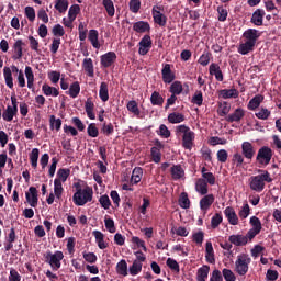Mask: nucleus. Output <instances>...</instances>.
Segmentation results:
<instances>
[{
	"mask_svg": "<svg viewBox=\"0 0 281 281\" xmlns=\"http://www.w3.org/2000/svg\"><path fill=\"white\" fill-rule=\"evenodd\" d=\"M74 188L76 189V192L72 195L75 205L82 207V205H87V203H91V201H93V189L91 187L82 189V184H80V182H75Z\"/></svg>",
	"mask_w": 281,
	"mask_h": 281,
	"instance_id": "nucleus-1",
	"label": "nucleus"
},
{
	"mask_svg": "<svg viewBox=\"0 0 281 281\" xmlns=\"http://www.w3.org/2000/svg\"><path fill=\"white\" fill-rule=\"evenodd\" d=\"M176 135L180 137L182 136V147L186 150H191V148L194 146V139L196 137V134L190 127L186 124L176 126Z\"/></svg>",
	"mask_w": 281,
	"mask_h": 281,
	"instance_id": "nucleus-2",
	"label": "nucleus"
},
{
	"mask_svg": "<svg viewBox=\"0 0 281 281\" xmlns=\"http://www.w3.org/2000/svg\"><path fill=\"white\" fill-rule=\"evenodd\" d=\"M249 181L250 190H254L255 192H262V190H265V182L271 183L273 179L269 171H266L265 173L250 177Z\"/></svg>",
	"mask_w": 281,
	"mask_h": 281,
	"instance_id": "nucleus-3",
	"label": "nucleus"
},
{
	"mask_svg": "<svg viewBox=\"0 0 281 281\" xmlns=\"http://www.w3.org/2000/svg\"><path fill=\"white\" fill-rule=\"evenodd\" d=\"M63 258H65V255L60 250H56L54 254L52 250H48L44 254V260L50 266L53 271H58V269H60Z\"/></svg>",
	"mask_w": 281,
	"mask_h": 281,
	"instance_id": "nucleus-4",
	"label": "nucleus"
},
{
	"mask_svg": "<svg viewBox=\"0 0 281 281\" xmlns=\"http://www.w3.org/2000/svg\"><path fill=\"white\" fill-rule=\"evenodd\" d=\"M249 265H251V257L247 254H240L235 261V271L238 276H247L249 271Z\"/></svg>",
	"mask_w": 281,
	"mask_h": 281,
	"instance_id": "nucleus-5",
	"label": "nucleus"
},
{
	"mask_svg": "<svg viewBox=\"0 0 281 281\" xmlns=\"http://www.w3.org/2000/svg\"><path fill=\"white\" fill-rule=\"evenodd\" d=\"M273 158V150L269 146H262L259 148L256 157V161L260 166H269L271 164V159Z\"/></svg>",
	"mask_w": 281,
	"mask_h": 281,
	"instance_id": "nucleus-6",
	"label": "nucleus"
},
{
	"mask_svg": "<svg viewBox=\"0 0 281 281\" xmlns=\"http://www.w3.org/2000/svg\"><path fill=\"white\" fill-rule=\"evenodd\" d=\"M11 104L12 105H8L4 112L2 113L4 122H12V120H14V115L19 113V102L16 101L15 95L11 97Z\"/></svg>",
	"mask_w": 281,
	"mask_h": 281,
	"instance_id": "nucleus-7",
	"label": "nucleus"
},
{
	"mask_svg": "<svg viewBox=\"0 0 281 281\" xmlns=\"http://www.w3.org/2000/svg\"><path fill=\"white\" fill-rule=\"evenodd\" d=\"M250 225L252 228L247 232V237L249 238V240H254V237L258 236V234L262 232V222H260V218H258L257 216H251Z\"/></svg>",
	"mask_w": 281,
	"mask_h": 281,
	"instance_id": "nucleus-8",
	"label": "nucleus"
},
{
	"mask_svg": "<svg viewBox=\"0 0 281 281\" xmlns=\"http://www.w3.org/2000/svg\"><path fill=\"white\" fill-rule=\"evenodd\" d=\"M153 143L154 147L150 148L151 160L154 164H159L161 161V149L164 145L159 138L154 139Z\"/></svg>",
	"mask_w": 281,
	"mask_h": 281,
	"instance_id": "nucleus-9",
	"label": "nucleus"
},
{
	"mask_svg": "<svg viewBox=\"0 0 281 281\" xmlns=\"http://www.w3.org/2000/svg\"><path fill=\"white\" fill-rule=\"evenodd\" d=\"M138 54L139 56H146L148 52H150L153 47V38H150V35H144L143 38L138 43Z\"/></svg>",
	"mask_w": 281,
	"mask_h": 281,
	"instance_id": "nucleus-10",
	"label": "nucleus"
},
{
	"mask_svg": "<svg viewBox=\"0 0 281 281\" xmlns=\"http://www.w3.org/2000/svg\"><path fill=\"white\" fill-rule=\"evenodd\" d=\"M161 76L162 82H165V85H171V82H175V79L177 78L175 72H172L170 64L162 65Z\"/></svg>",
	"mask_w": 281,
	"mask_h": 281,
	"instance_id": "nucleus-11",
	"label": "nucleus"
},
{
	"mask_svg": "<svg viewBox=\"0 0 281 281\" xmlns=\"http://www.w3.org/2000/svg\"><path fill=\"white\" fill-rule=\"evenodd\" d=\"M243 36L248 43L256 45V43H258V38H260V36H262V33L256 29H247L243 33Z\"/></svg>",
	"mask_w": 281,
	"mask_h": 281,
	"instance_id": "nucleus-12",
	"label": "nucleus"
},
{
	"mask_svg": "<svg viewBox=\"0 0 281 281\" xmlns=\"http://www.w3.org/2000/svg\"><path fill=\"white\" fill-rule=\"evenodd\" d=\"M228 241L232 245H235V247H245V245H247V243H249V237L246 235H231L228 237Z\"/></svg>",
	"mask_w": 281,
	"mask_h": 281,
	"instance_id": "nucleus-13",
	"label": "nucleus"
},
{
	"mask_svg": "<svg viewBox=\"0 0 281 281\" xmlns=\"http://www.w3.org/2000/svg\"><path fill=\"white\" fill-rule=\"evenodd\" d=\"M26 201L31 207L38 205V190L35 187H30L29 192L25 193Z\"/></svg>",
	"mask_w": 281,
	"mask_h": 281,
	"instance_id": "nucleus-14",
	"label": "nucleus"
},
{
	"mask_svg": "<svg viewBox=\"0 0 281 281\" xmlns=\"http://www.w3.org/2000/svg\"><path fill=\"white\" fill-rule=\"evenodd\" d=\"M117 60V55L115 52H108L101 56V66L109 69Z\"/></svg>",
	"mask_w": 281,
	"mask_h": 281,
	"instance_id": "nucleus-15",
	"label": "nucleus"
},
{
	"mask_svg": "<svg viewBox=\"0 0 281 281\" xmlns=\"http://www.w3.org/2000/svg\"><path fill=\"white\" fill-rule=\"evenodd\" d=\"M215 201L214 194H205L201 200H200V210L202 212H207L210 207H212L213 203Z\"/></svg>",
	"mask_w": 281,
	"mask_h": 281,
	"instance_id": "nucleus-16",
	"label": "nucleus"
},
{
	"mask_svg": "<svg viewBox=\"0 0 281 281\" xmlns=\"http://www.w3.org/2000/svg\"><path fill=\"white\" fill-rule=\"evenodd\" d=\"M243 117H245V110H243L241 108H237L233 113L226 115L225 120L226 122L232 124L234 122H240Z\"/></svg>",
	"mask_w": 281,
	"mask_h": 281,
	"instance_id": "nucleus-17",
	"label": "nucleus"
},
{
	"mask_svg": "<svg viewBox=\"0 0 281 281\" xmlns=\"http://www.w3.org/2000/svg\"><path fill=\"white\" fill-rule=\"evenodd\" d=\"M265 10L262 9H257L254 13L250 19V23H252L254 25H257V27H260V25L263 24L265 21Z\"/></svg>",
	"mask_w": 281,
	"mask_h": 281,
	"instance_id": "nucleus-18",
	"label": "nucleus"
},
{
	"mask_svg": "<svg viewBox=\"0 0 281 281\" xmlns=\"http://www.w3.org/2000/svg\"><path fill=\"white\" fill-rule=\"evenodd\" d=\"M241 153L246 159H254V155H256V149L254 145L249 142H244L241 144Z\"/></svg>",
	"mask_w": 281,
	"mask_h": 281,
	"instance_id": "nucleus-19",
	"label": "nucleus"
},
{
	"mask_svg": "<svg viewBox=\"0 0 281 281\" xmlns=\"http://www.w3.org/2000/svg\"><path fill=\"white\" fill-rule=\"evenodd\" d=\"M224 215L227 218L229 225H237L238 224V215H236V211L232 206H227L224 210Z\"/></svg>",
	"mask_w": 281,
	"mask_h": 281,
	"instance_id": "nucleus-20",
	"label": "nucleus"
},
{
	"mask_svg": "<svg viewBox=\"0 0 281 281\" xmlns=\"http://www.w3.org/2000/svg\"><path fill=\"white\" fill-rule=\"evenodd\" d=\"M209 74L211 76H215V80L217 82H223V71L221 70V66L216 63H212L209 67Z\"/></svg>",
	"mask_w": 281,
	"mask_h": 281,
	"instance_id": "nucleus-21",
	"label": "nucleus"
},
{
	"mask_svg": "<svg viewBox=\"0 0 281 281\" xmlns=\"http://www.w3.org/2000/svg\"><path fill=\"white\" fill-rule=\"evenodd\" d=\"M82 69L86 71L89 78H93V76H95V70L93 69V59L85 58L82 61Z\"/></svg>",
	"mask_w": 281,
	"mask_h": 281,
	"instance_id": "nucleus-22",
	"label": "nucleus"
},
{
	"mask_svg": "<svg viewBox=\"0 0 281 281\" xmlns=\"http://www.w3.org/2000/svg\"><path fill=\"white\" fill-rule=\"evenodd\" d=\"M133 30L137 32V34H144L150 32V24L145 21H138L133 24Z\"/></svg>",
	"mask_w": 281,
	"mask_h": 281,
	"instance_id": "nucleus-23",
	"label": "nucleus"
},
{
	"mask_svg": "<svg viewBox=\"0 0 281 281\" xmlns=\"http://www.w3.org/2000/svg\"><path fill=\"white\" fill-rule=\"evenodd\" d=\"M142 177H144V169L142 167H135L132 171L131 184L137 186L142 181Z\"/></svg>",
	"mask_w": 281,
	"mask_h": 281,
	"instance_id": "nucleus-24",
	"label": "nucleus"
},
{
	"mask_svg": "<svg viewBox=\"0 0 281 281\" xmlns=\"http://www.w3.org/2000/svg\"><path fill=\"white\" fill-rule=\"evenodd\" d=\"M151 13H153L155 23H157V25H159L160 27H166L168 18H166V15L161 13V11L155 10V8L153 9Z\"/></svg>",
	"mask_w": 281,
	"mask_h": 281,
	"instance_id": "nucleus-25",
	"label": "nucleus"
},
{
	"mask_svg": "<svg viewBox=\"0 0 281 281\" xmlns=\"http://www.w3.org/2000/svg\"><path fill=\"white\" fill-rule=\"evenodd\" d=\"M171 177L173 181H179L186 175L183 167L181 165H173L170 169Z\"/></svg>",
	"mask_w": 281,
	"mask_h": 281,
	"instance_id": "nucleus-26",
	"label": "nucleus"
},
{
	"mask_svg": "<svg viewBox=\"0 0 281 281\" xmlns=\"http://www.w3.org/2000/svg\"><path fill=\"white\" fill-rule=\"evenodd\" d=\"M23 40H16L15 43L13 44V52H14V60H20V58H23Z\"/></svg>",
	"mask_w": 281,
	"mask_h": 281,
	"instance_id": "nucleus-27",
	"label": "nucleus"
},
{
	"mask_svg": "<svg viewBox=\"0 0 281 281\" xmlns=\"http://www.w3.org/2000/svg\"><path fill=\"white\" fill-rule=\"evenodd\" d=\"M195 191L201 194L202 196H205L207 194V182L203 178H199L195 182Z\"/></svg>",
	"mask_w": 281,
	"mask_h": 281,
	"instance_id": "nucleus-28",
	"label": "nucleus"
},
{
	"mask_svg": "<svg viewBox=\"0 0 281 281\" xmlns=\"http://www.w3.org/2000/svg\"><path fill=\"white\" fill-rule=\"evenodd\" d=\"M205 260L209 265H214L216 262V258H214V247L211 241H207L205 246Z\"/></svg>",
	"mask_w": 281,
	"mask_h": 281,
	"instance_id": "nucleus-29",
	"label": "nucleus"
},
{
	"mask_svg": "<svg viewBox=\"0 0 281 281\" xmlns=\"http://www.w3.org/2000/svg\"><path fill=\"white\" fill-rule=\"evenodd\" d=\"M256 47V44H251V42H245L239 44L237 52L238 54H241V56H247L249 52H254V48Z\"/></svg>",
	"mask_w": 281,
	"mask_h": 281,
	"instance_id": "nucleus-30",
	"label": "nucleus"
},
{
	"mask_svg": "<svg viewBox=\"0 0 281 281\" xmlns=\"http://www.w3.org/2000/svg\"><path fill=\"white\" fill-rule=\"evenodd\" d=\"M100 34L98 33V30L92 29L89 31L88 34V41H90L92 47H94V49H100V42L98 41Z\"/></svg>",
	"mask_w": 281,
	"mask_h": 281,
	"instance_id": "nucleus-31",
	"label": "nucleus"
},
{
	"mask_svg": "<svg viewBox=\"0 0 281 281\" xmlns=\"http://www.w3.org/2000/svg\"><path fill=\"white\" fill-rule=\"evenodd\" d=\"M169 124H181V122H186V115L179 112H172L167 117Z\"/></svg>",
	"mask_w": 281,
	"mask_h": 281,
	"instance_id": "nucleus-32",
	"label": "nucleus"
},
{
	"mask_svg": "<svg viewBox=\"0 0 281 281\" xmlns=\"http://www.w3.org/2000/svg\"><path fill=\"white\" fill-rule=\"evenodd\" d=\"M92 235L95 238V243L99 247V249H106V247H109V244L104 243V234L100 231H93Z\"/></svg>",
	"mask_w": 281,
	"mask_h": 281,
	"instance_id": "nucleus-33",
	"label": "nucleus"
},
{
	"mask_svg": "<svg viewBox=\"0 0 281 281\" xmlns=\"http://www.w3.org/2000/svg\"><path fill=\"white\" fill-rule=\"evenodd\" d=\"M265 100V97L262 94L255 95L248 103V110L249 111H256L262 104V101Z\"/></svg>",
	"mask_w": 281,
	"mask_h": 281,
	"instance_id": "nucleus-34",
	"label": "nucleus"
},
{
	"mask_svg": "<svg viewBox=\"0 0 281 281\" xmlns=\"http://www.w3.org/2000/svg\"><path fill=\"white\" fill-rule=\"evenodd\" d=\"M207 276H210V266L203 265L196 271V281H205Z\"/></svg>",
	"mask_w": 281,
	"mask_h": 281,
	"instance_id": "nucleus-35",
	"label": "nucleus"
},
{
	"mask_svg": "<svg viewBox=\"0 0 281 281\" xmlns=\"http://www.w3.org/2000/svg\"><path fill=\"white\" fill-rule=\"evenodd\" d=\"M3 76L7 87L14 89V79L12 78V69H10V67L3 68Z\"/></svg>",
	"mask_w": 281,
	"mask_h": 281,
	"instance_id": "nucleus-36",
	"label": "nucleus"
},
{
	"mask_svg": "<svg viewBox=\"0 0 281 281\" xmlns=\"http://www.w3.org/2000/svg\"><path fill=\"white\" fill-rule=\"evenodd\" d=\"M220 98H223V100H229V98H238V90H236V88L220 90Z\"/></svg>",
	"mask_w": 281,
	"mask_h": 281,
	"instance_id": "nucleus-37",
	"label": "nucleus"
},
{
	"mask_svg": "<svg viewBox=\"0 0 281 281\" xmlns=\"http://www.w3.org/2000/svg\"><path fill=\"white\" fill-rule=\"evenodd\" d=\"M99 98L102 102H109V85L106 82H101Z\"/></svg>",
	"mask_w": 281,
	"mask_h": 281,
	"instance_id": "nucleus-38",
	"label": "nucleus"
},
{
	"mask_svg": "<svg viewBox=\"0 0 281 281\" xmlns=\"http://www.w3.org/2000/svg\"><path fill=\"white\" fill-rule=\"evenodd\" d=\"M169 93L173 95H181L183 93V85L181 81H173L169 88Z\"/></svg>",
	"mask_w": 281,
	"mask_h": 281,
	"instance_id": "nucleus-39",
	"label": "nucleus"
},
{
	"mask_svg": "<svg viewBox=\"0 0 281 281\" xmlns=\"http://www.w3.org/2000/svg\"><path fill=\"white\" fill-rule=\"evenodd\" d=\"M49 126H50V131H56L58 133V131H60L63 126V120L56 119V115H50Z\"/></svg>",
	"mask_w": 281,
	"mask_h": 281,
	"instance_id": "nucleus-40",
	"label": "nucleus"
},
{
	"mask_svg": "<svg viewBox=\"0 0 281 281\" xmlns=\"http://www.w3.org/2000/svg\"><path fill=\"white\" fill-rule=\"evenodd\" d=\"M116 273L124 277L128 276V263H126V260L122 259L120 262H117Z\"/></svg>",
	"mask_w": 281,
	"mask_h": 281,
	"instance_id": "nucleus-41",
	"label": "nucleus"
},
{
	"mask_svg": "<svg viewBox=\"0 0 281 281\" xmlns=\"http://www.w3.org/2000/svg\"><path fill=\"white\" fill-rule=\"evenodd\" d=\"M67 95H70V98H76L77 95H80V82L75 81L70 85V88L68 91H66Z\"/></svg>",
	"mask_w": 281,
	"mask_h": 281,
	"instance_id": "nucleus-42",
	"label": "nucleus"
},
{
	"mask_svg": "<svg viewBox=\"0 0 281 281\" xmlns=\"http://www.w3.org/2000/svg\"><path fill=\"white\" fill-rule=\"evenodd\" d=\"M150 103L153 106L164 105V97L158 91H154L150 97Z\"/></svg>",
	"mask_w": 281,
	"mask_h": 281,
	"instance_id": "nucleus-43",
	"label": "nucleus"
},
{
	"mask_svg": "<svg viewBox=\"0 0 281 281\" xmlns=\"http://www.w3.org/2000/svg\"><path fill=\"white\" fill-rule=\"evenodd\" d=\"M69 8V1L67 0H56L55 10L59 12V14H65Z\"/></svg>",
	"mask_w": 281,
	"mask_h": 281,
	"instance_id": "nucleus-44",
	"label": "nucleus"
},
{
	"mask_svg": "<svg viewBox=\"0 0 281 281\" xmlns=\"http://www.w3.org/2000/svg\"><path fill=\"white\" fill-rule=\"evenodd\" d=\"M178 203L182 210H190V198L186 192H182L179 196Z\"/></svg>",
	"mask_w": 281,
	"mask_h": 281,
	"instance_id": "nucleus-45",
	"label": "nucleus"
},
{
	"mask_svg": "<svg viewBox=\"0 0 281 281\" xmlns=\"http://www.w3.org/2000/svg\"><path fill=\"white\" fill-rule=\"evenodd\" d=\"M102 5L109 16H115V4H113V0H103Z\"/></svg>",
	"mask_w": 281,
	"mask_h": 281,
	"instance_id": "nucleus-46",
	"label": "nucleus"
},
{
	"mask_svg": "<svg viewBox=\"0 0 281 281\" xmlns=\"http://www.w3.org/2000/svg\"><path fill=\"white\" fill-rule=\"evenodd\" d=\"M69 175H71V169L60 168L57 171L56 179H59L60 183H65V181H67V179H69Z\"/></svg>",
	"mask_w": 281,
	"mask_h": 281,
	"instance_id": "nucleus-47",
	"label": "nucleus"
},
{
	"mask_svg": "<svg viewBox=\"0 0 281 281\" xmlns=\"http://www.w3.org/2000/svg\"><path fill=\"white\" fill-rule=\"evenodd\" d=\"M38 155H40L38 148H33L30 154L31 166L34 169L38 167Z\"/></svg>",
	"mask_w": 281,
	"mask_h": 281,
	"instance_id": "nucleus-48",
	"label": "nucleus"
},
{
	"mask_svg": "<svg viewBox=\"0 0 281 281\" xmlns=\"http://www.w3.org/2000/svg\"><path fill=\"white\" fill-rule=\"evenodd\" d=\"M63 182H60V179H55L54 180V193L56 199H60L63 196Z\"/></svg>",
	"mask_w": 281,
	"mask_h": 281,
	"instance_id": "nucleus-49",
	"label": "nucleus"
},
{
	"mask_svg": "<svg viewBox=\"0 0 281 281\" xmlns=\"http://www.w3.org/2000/svg\"><path fill=\"white\" fill-rule=\"evenodd\" d=\"M114 132H115V128L113 127V123L104 122L102 124L101 133H103V135H105L106 137L113 135Z\"/></svg>",
	"mask_w": 281,
	"mask_h": 281,
	"instance_id": "nucleus-50",
	"label": "nucleus"
},
{
	"mask_svg": "<svg viewBox=\"0 0 281 281\" xmlns=\"http://www.w3.org/2000/svg\"><path fill=\"white\" fill-rule=\"evenodd\" d=\"M78 14H80V5L72 4L68 11V19H70V21H75V19L78 16Z\"/></svg>",
	"mask_w": 281,
	"mask_h": 281,
	"instance_id": "nucleus-51",
	"label": "nucleus"
},
{
	"mask_svg": "<svg viewBox=\"0 0 281 281\" xmlns=\"http://www.w3.org/2000/svg\"><path fill=\"white\" fill-rule=\"evenodd\" d=\"M211 56H212V53L204 50V53L200 56L198 63L202 65V67H207V65H210Z\"/></svg>",
	"mask_w": 281,
	"mask_h": 281,
	"instance_id": "nucleus-52",
	"label": "nucleus"
},
{
	"mask_svg": "<svg viewBox=\"0 0 281 281\" xmlns=\"http://www.w3.org/2000/svg\"><path fill=\"white\" fill-rule=\"evenodd\" d=\"M127 111H130V113H133L134 115L139 116V106L137 105V101L132 100L130 102H127Z\"/></svg>",
	"mask_w": 281,
	"mask_h": 281,
	"instance_id": "nucleus-53",
	"label": "nucleus"
},
{
	"mask_svg": "<svg viewBox=\"0 0 281 281\" xmlns=\"http://www.w3.org/2000/svg\"><path fill=\"white\" fill-rule=\"evenodd\" d=\"M221 223H223V214L215 213L213 215V217L211 218V227H212V229H216V227H218V225H221Z\"/></svg>",
	"mask_w": 281,
	"mask_h": 281,
	"instance_id": "nucleus-54",
	"label": "nucleus"
},
{
	"mask_svg": "<svg viewBox=\"0 0 281 281\" xmlns=\"http://www.w3.org/2000/svg\"><path fill=\"white\" fill-rule=\"evenodd\" d=\"M258 120H269L271 117V111L267 108H260L259 112L255 113Z\"/></svg>",
	"mask_w": 281,
	"mask_h": 281,
	"instance_id": "nucleus-55",
	"label": "nucleus"
},
{
	"mask_svg": "<svg viewBox=\"0 0 281 281\" xmlns=\"http://www.w3.org/2000/svg\"><path fill=\"white\" fill-rule=\"evenodd\" d=\"M222 278H224L225 281H236V274L227 268L222 270Z\"/></svg>",
	"mask_w": 281,
	"mask_h": 281,
	"instance_id": "nucleus-56",
	"label": "nucleus"
},
{
	"mask_svg": "<svg viewBox=\"0 0 281 281\" xmlns=\"http://www.w3.org/2000/svg\"><path fill=\"white\" fill-rule=\"evenodd\" d=\"M192 104H196V106H203V92L195 91L194 95L191 100Z\"/></svg>",
	"mask_w": 281,
	"mask_h": 281,
	"instance_id": "nucleus-57",
	"label": "nucleus"
},
{
	"mask_svg": "<svg viewBox=\"0 0 281 281\" xmlns=\"http://www.w3.org/2000/svg\"><path fill=\"white\" fill-rule=\"evenodd\" d=\"M142 267L143 265L139 261H133V265L130 267V273L138 276V273H142Z\"/></svg>",
	"mask_w": 281,
	"mask_h": 281,
	"instance_id": "nucleus-58",
	"label": "nucleus"
},
{
	"mask_svg": "<svg viewBox=\"0 0 281 281\" xmlns=\"http://www.w3.org/2000/svg\"><path fill=\"white\" fill-rule=\"evenodd\" d=\"M157 135H159L160 137H164V139H168L171 133H170V130H168V126H166V124H161L159 126V130L157 131Z\"/></svg>",
	"mask_w": 281,
	"mask_h": 281,
	"instance_id": "nucleus-59",
	"label": "nucleus"
},
{
	"mask_svg": "<svg viewBox=\"0 0 281 281\" xmlns=\"http://www.w3.org/2000/svg\"><path fill=\"white\" fill-rule=\"evenodd\" d=\"M87 133L89 137H98V135H100V131L98 130L95 123H90L88 125Z\"/></svg>",
	"mask_w": 281,
	"mask_h": 281,
	"instance_id": "nucleus-60",
	"label": "nucleus"
},
{
	"mask_svg": "<svg viewBox=\"0 0 281 281\" xmlns=\"http://www.w3.org/2000/svg\"><path fill=\"white\" fill-rule=\"evenodd\" d=\"M99 203L103 210H109L111 207V199H109V195L106 194L100 196Z\"/></svg>",
	"mask_w": 281,
	"mask_h": 281,
	"instance_id": "nucleus-61",
	"label": "nucleus"
},
{
	"mask_svg": "<svg viewBox=\"0 0 281 281\" xmlns=\"http://www.w3.org/2000/svg\"><path fill=\"white\" fill-rule=\"evenodd\" d=\"M142 8V1L140 0H131L130 1V10L133 12V14H137Z\"/></svg>",
	"mask_w": 281,
	"mask_h": 281,
	"instance_id": "nucleus-62",
	"label": "nucleus"
},
{
	"mask_svg": "<svg viewBox=\"0 0 281 281\" xmlns=\"http://www.w3.org/2000/svg\"><path fill=\"white\" fill-rule=\"evenodd\" d=\"M217 13H218V21H221L222 23H224V21H227V9H225V7L220 5L217 7Z\"/></svg>",
	"mask_w": 281,
	"mask_h": 281,
	"instance_id": "nucleus-63",
	"label": "nucleus"
},
{
	"mask_svg": "<svg viewBox=\"0 0 281 281\" xmlns=\"http://www.w3.org/2000/svg\"><path fill=\"white\" fill-rule=\"evenodd\" d=\"M210 281H223V273L221 272V270H213L210 277Z\"/></svg>",
	"mask_w": 281,
	"mask_h": 281,
	"instance_id": "nucleus-64",
	"label": "nucleus"
}]
</instances>
